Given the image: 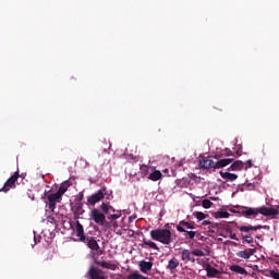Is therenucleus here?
Here are the masks:
<instances>
[{
	"label": "nucleus",
	"instance_id": "obj_1",
	"mask_svg": "<svg viewBox=\"0 0 279 279\" xmlns=\"http://www.w3.org/2000/svg\"><path fill=\"white\" fill-rule=\"evenodd\" d=\"M169 223L166 225V229H155L150 231V238L153 241H158L162 245H171L173 243V235L169 229Z\"/></svg>",
	"mask_w": 279,
	"mask_h": 279
},
{
	"label": "nucleus",
	"instance_id": "obj_2",
	"mask_svg": "<svg viewBox=\"0 0 279 279\" xmlns=\"http://www.w3.org/2000/svg\"><path fill=\"white\" fill-rule=\"evenodd\" d=\"M90 218L93 219V221H95V223H97L98 226H101L102 228H110V222H108L106 220V214L99 211V209L94 208L90 213Z\"/></svg>",
	"mask_w": 279,
	"mask_h": 279
},
{
	"label": "nucleus",
	"instance_id": "obj_3",
	"mask_svg": "<svg viewBox=\"0 0 279 279\" xmlns=\"http://www.w3.org/2000/svg\"><path fill=\"white\" fill-rule=\"evenodd\" d=\"M21 178L19 171L14 172L4 183V185L0 189V193H9L12 189H16V182Z\"/></svg>",
	"mask_w": 279,
	"mask_h": 279
},
{
	"label": "nucleus",
	"instance_id": "obj_4",
	"mask_svg": "<svg viewBox=\"0 0 279 279\" xmlns=\"http://www.w3.org/2000/svg\"><path fill=\"white\" fill-rule=\"evenodd\" d=\"M104 197H106V189H100L97 193L87 197V204L89 206H95V204H99Z\"/></svg>",
	"mask_w": 279,
	"mask_h": 279
},
{
	"label": "nucleus",
	"instance_id": "obj_5",
	"mask_svg": "<svg viewBox=\"0 0 279 279\" xmlns=\"http://www.w3.org/2000/svg\"><path fill=\"white\" fill-rule=\"evenodd\" d=\"M238 213L242 215V217H257L259 215V208L252 207H239Z\"/></svg>",
	"mask_w": 279,
	"mask_h": 279
},
{
	"label": "nucleus",
	"instance_id": "obj_6",
	"mask_svg": "<svg viewBox=\"0 0 279 279\" xmlns=\"http://www.w3.org/2000/svg\"><path fill=\"white\" fill-rule=\"evenodd\" d=\"M259 215H263L264 217H276L277 215H279V206L259 207Z\"/></svg>",
	"mask_w": 279,
	"mask_h": 279
},
{
	"label": "nucleus",
	"instance_id": "obj_7",
	"mask_svg": "<svg viewBox=\"0 0 279 279\" xmlns=\"http://www.w3.org/2000/svg\"><path fill=\"white\" fill-rule=\"evenodd\" d=\"M48 208L49 210H51V213H53V210H56V204H60V202H62V197L56 193L49 194L48 195Z\"/></svg>",
	"mask_w": 279,
	"mask_h": 279
},
{
	"label": "nucleus",
	"instance_id": "obj_8",
	"mask_svg": "<svg viewBox=\"0 0 279 279\" xmlns=\"http://www.w3.org/2000/svg\"><path fill=\"white\" fill-rule=\"evenodd\" d=\"M87 278L90 279H108V277L104 276V270L92 266L87 271Z\"/></svg>",
	"mask_w": 279,
	"mask_h": 279
},
{
	"label": "nucleus",
	"instance_id": "obj_9",
	"mask_svg": "<svg viewBox=\"0 0 279 279\" xmlns=\"http://www.w3.org/2000/svg\"><path fill=\"white\" fill-rule=\"evenodd\" d=\"M84 243H87V247H89V250H92L93 252H97L98 256H101L104 254V252L99 250V243H97V240H95V238L87 236L86 242Z\"/></svg>",
	"mask_w": 279,
	"mask_h": 279
},
{
	"label": "nucleus",
	"instance_id": "obj_10",
	"mask_svg": "<svg viewBox=\"0 0 279 279\" xmlns=\"http://www.w3.org/2000/svg\"><path fill=\"white\" fill-rule=\"evenodd\" d=\"M187 230H195V222L191 221H185V220H181L179 222V225L177 226V230L178 232H186V229Z\"/></svg>",
	"mask_w": 279,
	"mask_h": 279
},
{
	"label": "nucleus",
	"instance_id": "obj_11",
	"mask_svg": "<svg viewBox=\"0 0 279 279\" xmlns=\"http://www.w3.org/2000/svg\"><path fill=\"white\" fill-rule=\"evenodd\" d=\"M96 264L102 269H110L111 271H117L119 269V264L117 262H101L98 260Z\"/></svg>",
	"mask_w": 279,
	"mask_h": 279
},
{
	"label": "nucleus",
	"instance_id": "obj_12",
	"mask_svg": "<svg viewBox=\"0 0 279 279\" xmlns=\"http://www.w3.org/2000/svg\"><path fill=\"white\" fill-rule=\"evenodd\" d=\"M178 267H180V260L177 257H172L168 262L166 269H168V271H171V274H173V271H175V269H178Z\"/></svg>",
	"mask_w": 279,
	"mask_h": 279
},
{
	"label": "nucleus",
	"instance_id": "obj_13",
	"mask_svg": "<svg viewBox=\"0 0 279 279\" xmlns=\"http://www.w3.org/2000/svg\"><path fill=\"white\" fill-rule=\"evenodd\" d=\"M76 235L82 243H86L87 236L84 234V226H82L78 220L76 221Z\"/></svg>",
	"mask_w": 279,
	"mask_h": 279
},
{
	"label": "nucleus",
	"instance_id": "obj_14",
	"mask_svg": "<svg viewBox=\"0 0 279 279\" xmlns=\"http://www.w3.org/2000/svg\"><path fill=\"white\" fill-rule=\"evenodd\" d=\"M153 170H154V167L142 165L140 167V174L142 175V178H149V175H151Z\"/></svg>",
	"mask_w": 279,
	"mask_h": 279
},
{
	"label": "nucleus",
	"instance_id": "obj_15",
	"mask_svg": "<svg viewBox=\"0 0 279 279\" xmlns=\"http://www.w3.org/2000/svg\"><path fill=\"white\" fill-rule=\"evenodd\" d=\"M162 179V172L160 170H156V168H153L150 174L148 175V180H151V182H158V180Z\"/></svg>",
	"mask_w": 279,
	"mask_h": 279
},
{
	"label": "nucleus",
	"instance_id": "obj_16",
	"mask_svg": "<svg viewBox=\"0 0 279 279\" xmlns=\"http://www.w3.org/2000/svg\"><path fill=\"white\" fill-rule=\"evenodd\" d=\"M71 186V181H65L61 183L59 186V190L56 192L57 195H59L62 198V195L69 191V187Z\"/></svg>",
	"mask_w": 279,
	"mask_h": 279
},
{
	"label": "nucleus",
	"instance_id": "obj_17",
	"mask_svg": "<svg viewBox=\"0 0 279 279\" xmlns=\"http://www.w3.org/2000/svg\"><path fill=\"white\" fill-rule=\"evenodd\" d=\"M199 165L203 169H215L216 162L210 158H206L199 161Z\"/></svg>",
	"mask_w": 279,
	"mask_h": 279
},
{
	"label": "nucleus",
	"instance_id": "obj_18",
	"mask_svg": "<svg viewBox=\"0 0 279 279\" xmlns=\"http://www.w3.org/2000/svg\"><path fill=\"white\" fill-rule=\"evenodd\" d=\"M72 211L74 214L75 217H80L81 215H84V204L82 203H76L73 207H72Z\"/></svg>",
	"mask_w": 279,
	"mask_h": 279
},
{
	"label": "nucleus",
	"instance_id": "obj_19",
	"mask_svg": "<svg viewBox=\"0 0 279 279\" xmlns=\"http://www.w3.org/2000/svg\"><path fill=\"white\" fill-rule=\"evenodd\" d=\"M151 267H154V263L143 260L140 263V269L143 274H147V271H151Z\"/></svg>",
	"mask_w": 279,
	"mask_h": 279
},
{
	"label": "nucleus",
	"instance_id": "obj_20",
	"mask_svg": "<svg viewBox=\"0 0 279 279\" xmlns=\"http://www.w3.org/2000/svg\"><path fill=\"white\" fill-rule=\"evenodd\" d=\"M205 271L207 272V278H215L216 276H219V270L210 266V264L206 265Z\"/></svg>",
	"mask_w": 279,
	"mask_h": 279
},
{
	"label": "nucleus",
	"instance_id": "obj_21",
	"mask_svg": "<svg viewBox=\"0 0 279 279\" xmlns=\"http://www.w3.org/2000/svg\"><path fill=\"white\" fill-rule=\"evenodd\" d=\"M234 159H220L215 163V169H223V167H228V165H232Z\"/></svg>",
	"mask_w": 279,
	"mask_h": 279
},
{
	"label": "nucleus",
	"instance_id": "obj_22",
	"mask_svg": "<svg viewBox=\"0 0 279 279\" xmlns=\"http://www.w3.org/2000/svg\"><path fill=\"white\" fill-rule=\"evenodd\" d=\"M240 232H250L252 230L256 231V230H263V226L258 225V226H242L239 228Z\"/></svg>",
	"mask_w": 279,
	"mask_h": 279
},
{
	"label": "nucleus",
	"instance_id": "obj_23",
	"mask_svg": "<svg viewBox=\"0 0 279 279\" xmlns=\"http://www.w3.org/2000/svg\"><path fill=\"white\" fill-rule=\"evenodd\" d=\"M220 175H221L222 180H228L229 182H234V180H236L239 178V175H236L234 173L223 172V171H220Z\"/></svg>",
	"mask_w": 279,
	"mask_h": 279
},
{
	"label": "nucleus",
	"instance_id": "obj_24",
	"mask_svg": "<svg viewBox=\"0 0 279 279\" xmlns=\"http://www.w3.org/2000/svg\"><path fill=\"white\" fill-rule=\"evenodd\" d=\"M230 270L234 271V274H240L241 276H247V270L239 265H232Z\"/></svg>",
	"mask_w": 279,
	"mask_h": 279
},
{
	"label": "nucleus",
	"instance_id": "obj_25",
	"mask_svg": "<svg viewBox=\"0 0 279 279\" xmlns=\"http://www.w3.org/2000/svg\"><path fill=\"white\" fill-rule=\"evenodd\" d=\"M245 169V163L241 160H236L231 165V171H241Z\"/></svg>",
	"mask_w": 279,
	"mask_h": 279
},
{
	"label": "nucleus",
	"instance_id": "obj_26",
	"mask_svg": "<svg viewBox=\"0 0 279 279\" xmlns=\"http://www.w3.org/2000/svg\"><path fill=\"white\" fill-rule=\"evenodd\" d=\"M191 254H193V252L184 248L181 251V260H184L185 263H189V260H191Z\"/></svg>",
	"mask_w": 279,
	"mask_h": 279
},
{
	"label": "nucleus",
	"instance_id": "obj_27",
	"mask_svg": "<svg viewBox=\"0 0 279 279\" xmlns=\"http://www.w3.org/2000/svg\"><path fill=\"white\" fill-rule=\"evenodd\" d=\"M219 228H223V225L221 222H210L208 230L213 234H215L216 230H219Z\"/></svg>",
	"mask_w": 279,
	"mask_h": 279
},
{
	"label": "nucleus",
	"instance_id": "obj_28",
	"mask_svg": "<svg viewBox=\"0 0 279 279\" xmlns=\"http://www.w3.org/2000/svg\"><path fill=\"white\" fill-rule=\"evenodd\" d=\"M144 245H147L148 247H150V250H156L157 252H160V247H158V244H156V242H151L147 239L143 240Z\"/></svg>",
	"mask_w": 279,
	"mask_h": 279
},
{
	"label": "nucleus",
	"instance_id": "obj_29",
	"mask_svg": "<svg viewBox=\"0 0 279 279\" xmlns=\"http://www.w3.org/2000/svg\"><path fill=\"white\" fill-rule=\"evenodd\" d=\"M193 217H195V219H197V221H204V219H208V214H204L202 211H194Z\"/></svg>",
	"mask_w": 279,
	"mask_h": 279
},
{
	"label": "nucleus",
	"instance_id": "obj_30",
	"mask_svg": "<svg viewBox=\"0 0 279 279\" xmlns=\"http://www.w3.org/2000/svg\"><path fill=\"white\" fill-rule=\"evenodd\" d=\"M252 254H254V251H252L251 253H247L245 251H240L236 253V256H239V258H244L245 260H250V258L252 257Z\"/></svg>",
	"mask_w": 279,
	"mask_h": 279
},
{
	"label": "nucleus",
	"instance_id": "obj_31",
	"mask_svg": "<svg viewBox=\"0 0 279 279\" xmlns=\"http://www.w3.org/2000/svg\"><path fill=\"white\" fill-rule=\"evenodd\" d=\"M185 239H190L191 241H193V239H195V236H197L198 239L202 236V234L197 233V231H185Z\"/></svg>",
	"mask_w": 279,
	"mask_h": 279
},
{
	"label": "nucleus",
	"instance_id": "obj_32",
	"mask_svg": "<svg viewBox=\"0 0 279 279\" xmlns=\"http://www.w3.org/2000/svg\"><path fill=\"white\" fill-rule=\"evenodd\" d=\"M100 210H102V215H108V213L112 210V206H110L108 203H102L100 205Z\"/></svg>",
	"mask_w": 279,
	"mask_h": 279
},
{
	"label": "nucleus",
	"instance_id": "obj_33",
	"mask_svg": "<svg viewBox=\"0 0 279 279\" xmlns=\"http://www.w3.org/2000/svg\"><path fill=\"white\" fill-rule=\"evenodd\" d=\"M126 278L128 279H149L148 277L141 275V272L138 271H134L133 274L129 275Z\"/></svg>",
	"mask_w": 279,
	"mask_h": 279
},
{
	"label": "nucleus",
	"instance_id": "obj_34",
	"mask_svg": "<svg viewBox=\"0 0 279 279\" xmlns=\"http://www.w3.org/2000/svg\"><path fill=\"white\" fill-rule=\"evenodd\" d=\"M228 217H230V213L228 211L216 213V219H228Z\"/></svg>",
	"mask_w": 279,
	"mask_h": 279
},
{
	"label": "nucleus",
	"instance_id": "obj_35",
	"mask_svg": "<svg viewBox=\"0 0 279 279\" xmlns=\"http://www.w3.org/2000/svg\"><path fill=\"white\" fill-rule=\"evenodd\" d=\"M193 256H206V254L204 253V251L199 250V248H195L192 251Z\"/></svg>",
	"mask_w": 279,
	"mask_h": 279
},
{
	"label": "nucleus",
	"instance_id": "obj_36",
	"mask_svg": "<svg viewBox=\"0 0 279 279\" xmlns=\"http://www.w3.org/2000/svg\"><path fill=\"white\" fill-rule=\"evenodd\" d=\"M202 205H203V208L208 209V208H211L213 202H210V199H204Z\"/></svg>",
	"mask_w": 279,
	"mask_h": 279
},
{
	"label": "nucleus",
	"instance_id": "obj_37",
	"mask_svg": "<svg viewBox=\"0 0 279 279\" xmlns=\"http://www.w3.org/2000/svg\"><path fill=\"white\" fill-rule=\"evenodd\" d=\"M242 240L245 241V243H254L252 235H242Z\"/></svg>",
	"mask_w": 279,
	"mask_h": 279
},
{
	"label": "nucleus",
	"instance_id": "obj_38",
	"mask_svg": "<svg viewBox=\"0 0 279 279\" xmlns=\"http://www.w3.org/2000/svg\"><path fill=\"white\" fill-rule=\"evenodd\" d=\"M270 278L279 279V272L276 270H269Z\"/></svg>",
	"mask_w": 279,
	"mask_h": 279
},
{
	"label": "nucleus",
	"instance_id": "obj_39",
	"mask_svg": "<svg viewBox=\"0 0 279 279\" xmlns=\"http://www.w3.org/2000/svg\"><path fill=\"white\" fill-rule=\"evenodd\" d=\"M227 232H230V239L233 241H239V238H236V233H232V229H227Z\"/></svg>",
	"mask_w": 279,
	"mask_h": 279
},
{
	"label": "nucleus",
	"instance_id": "obj_40",
	"mask_svg": "<svg viewBox=\"0 0 279 279\" xmlns=\"http://www.w3.org/2000/svg\"><path fill=\"white\" fill-rule=\"evenodd\" d=\"M119 217H121V215H119V214H112V215L108 216V219H109L110 221H114V220L119 219Z\"/></svg>",
	"mask_w": 279,
	"mask_h": 279
},
{
	"label": "nucleus",
	"instance_id": "obj_41",
	"mask_svg": "<svg viewBox=\"0 0 279 279\" xmlns=\"http://www.w3.org/2000/svg\"><path fill=\"white\" fill-rule=\"evenodd\" d=\"M252 167H253L252 159H250L246 162H244V169L245 170L252 169Z\"/></svg>",
	"mask_w": 279,
	"mask_h": 279
},
{
	"label": "nucleus",
	"instance_id": "obj_42",
	"mask_svg": "<svg viewBox=\"0 0 279 279\" xmlns=\"http://www.w3.org/2000/svg\"><path fill=\"white\" fill-rule=\"evenodd\" d=\"M210 220H204L203 222H202V226H210Z\"/></svg>",
	"mask_w": 279,
	"mask_h": 279
},
{
	"label": "nucleus",
	"instance_id": "obj_43",
	"mask_svg": "<svg viewBox=\"0 0 279 279\" xmlns=\"http://www.w3.org/2000/svg\"><path fill=\"white\" fill-rule=\"evenodd\" d=\"M226 156H232V150H226Z\"/></svg>",
	"mask_w": 279,
	"mask_h": 279
},
{
	"label": "nucleus",
	"instance_id": "obj_44",
	"mask_svg": "<svg viewBox=\"0 0 279 279\" xmlns=\"http://www.w3.org/2000/svg\"><path fill=\"white\" fill-rule=\"evenodd\" d=\"M189 263H195V257L191 256V259H189Z\"/></svg>",
	"mask_w": 279,
	"mask_h": 279
},
{
	"label": "nucleus",
	"instance_id": "obj_45",
	"mask_svg": "<svg viewBox=\"0 0 279 279\" xmlns=\"http://www.w3.org/2000/svg\"><path fill=\"white\" fill-rule=\"evenodd\" d=\"M84 198V195H81V198H80V201L82 202V199Z\"/></svg>",
	"mask_w": 279,
	"mask_h": 279
},
{
	"label": "nucleus",
	"instance_id": "obj_46",
	"mask_svg": "<svg viewBox=\"0 0 279 279\" xmlns=\"http://www.w3.org/2000/svg\"><path fill=\"white\" fill-rule=\"evenodd\" d=\"M113 228H117V222H113Z\"/></svg>",
	"mask_w": 279,
	"mask_h": 279
},
{
	"label": "nucleus",
	"instance_id": "obj_47",
	"mask_svg": "<svg viewBox=\"0 0 279 279\" xmlns=\"http://www.w3.org/2000/svg\"><path fill=\"white\" fill-rule=\"evenodd\" d=\"M276 265H278V266H279V262H276Z\"/></svg>",
	"mask_w": 279,
	"mask_h": 279
}]
</instances>
